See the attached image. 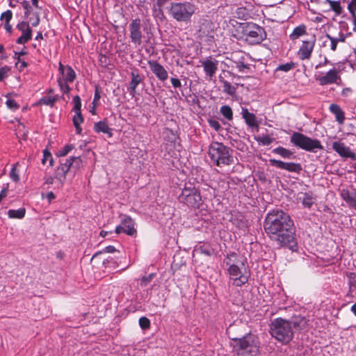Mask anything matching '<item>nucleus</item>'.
Wrapping results in <instances>:
<instances>
[{
  "mask_svg": "<svg viewBox=\"0 0 356 356\" xmlns=\"http://www.w3.org/2000/svg\"><path fill=\"white\" fill-rule=\"evenodd\" d=\"M154 274H149L148 276H144L142 277L140 281V285L142 286H146L153 279Z\"/></svg>",
  "mask_w": 356,
  "mask_h": 356,
  "instance_id": "obj_50",
  "label": "nucleus"
},
{
  "mask_svg": "<svg viewBox=\"0 0 356 356\" xmlns=\"http://www.w3.org/2000/svg\"><path fill=\"white\" fill-rule=\"evenodd\" d=\"M170 1L171 0H154V7H158V10H156L158 12V13L163 15L162 8Z\"/></svg>",
  "mask_w": 356,
  "mask_h": 356,
  "instance_id": "obj_39",
  "label": "nucleus"
},
{
  "mask_svg": "<svg viewBox=\"0 0 356 356\" xmlns=\"http://www.w3.org/2000/svg\"><path fill=\"white\" fill-rule=\"evenodd\" d=\"M139 325L143 330H146L150 327V321L147 317L143 316L139 318Z\"/></svg>",
  "mask_w": 356,
  "mask_h": 356,
  "instance_id": "obj_41",
  "label": "nucleus"
},
{
  "mask_svg": "<svg viewBox=\"0 0 356 356\" xmlns=\"http://www.w3.org/2000/svg\"><path fill=\"white\" fill-rule=\"evenodd\" d=\"M332 149L342 157L351 159L355 158V154L352 152L350 148L346 146L344 143L334 142L332 143Z\"/></svg>",
  "mask_w": 356,
  "mask_h": 356,
  "instance_id": "obj_16",
  "label": "nucleus"
},
{
  "mask_svg": "<svg viewBox=\"0 0 356 356\" xmlns=\"http://www.w3.org/2000/svg\"><path fill=\"white\" fill-rule=\"evenodd\" d=\"M220 113L229 121L233 119V112L232 108L228 105H224L220 107Z\"/></svg>",
  "mask_w": 356,
  "mask_h": 356,
  "instance_id": "obj_34",
  "label": "nucleus"
},
{
  "mask_svg": "<svg viewBox=\"0 0 356 356\" xmlns=\"http://www.w3.org/2000/svg\"><path fill=\"white\" fill-rule=\"evenodd\" d=\"M255 139L258 143H261L263 145H268L271 144L274 140L273 138H271L268 135L258 136L255 138Z\"/></svg>",
  "mask_w": 356,
  "mask_h": 356,
  "instance_id": "obj_37",
  "label": "nucleus"
},
{
  "mask_svg": "<svg viewBox=\"0 0 356 356\" xmlns=\"http://www.w3.org/2000/svg\"><path fill=\"white\" fill-rule=\"evenodd\" d=\"M73 149L72 145H66L59 152V156H66Z\"/></svg>",
  "mask_w": 356,
  "mask_h": 356,
  "instance_id": "obj_57",
  "label": "nucleus"
},
{
  "mask_svg": "<svg viewBox=\"0 0 356 356\" xmlns=\"http://www.w3.org/2000/svg\"><path fill=\"white\" fill-rule=\"evenodd\" d=\"M348 284L350 286L349 293L353 297H356V273H349L348 274Z\"/></svg>",
  "mask_w": 356,
  "mask_h": 356,
  "instance_id": "obj_28",
  "label": "nucleus"
},
{
  "mask_svg": "<svg viewBox=\"0 0 356 356\" xmlns=\"http://www.w3.org/2000/svg\"><path fill=\"white\" fill-rule=\"evenodd\" d=\"M218 60H212L211 58H207L204 61H202V65L204 67V70L207 76L211 78L218 70Z\"/></svg>",
  "mask_w": 356,
  "mask_h": 356,
  "instance_id": "obj_20",
  "label": "nucleus"
},
{
  "mask_svg": "<svg viewBox=\"0 0 356 356\" xmlns=\"http://www.w3.org/2000/svg\"><path fill=\"white\" fill-rule=\"evenodd\" d=\"M315 43L316 38L314 35L309 40L302 41V44L298 51V56L300 60H307L311 58Z\"/></svg>",
  "mask_w": 356,
  "mask_h": 356,
  "instance_id": "obj_11",
  "label": "nucleus"
},
{
  "mask_svg": "<svg viewBox=\"0 0 356 356\" xmlns=\"http://www.w3.org/2000/svg\"><path fill=\"white\" fill-rule=\"evenodd\" d=\"M8 194V187L3 188L0 193V202L3 198L6 197Z\"/></svg>",
  "mask_w": 356,
  "mask_h": 356,
  "instance_id": "obj_62",
  "label": "nucleus"
},
{
  "mask_svg": "<svg viewBox=\"0 0 356 356\" xmlns=\"http://www.w3.org/2000/svg\"><path fill=\"white\" fill-rule=\"evenodd\" d=\"M330 111L332 113L336 118V120L339 124H343L345 120L344 112L341 110L340 106L337 104H332L330 106Z\"/></svg>",
  "mask_w": 356,
  "mask_h": 356,
  "instance_id": "obj_25",
  "label": "nucleus"
},
{
  "mask_svg": "<svg viewBox=\"0 0 356 356\" xmlns=\"http://www.w3.org/2000/svg\"><path fill=\"white\" fill-rule=\"evenodd\" d=\"M148 65L151 71L155 74L159 80L165 81L168 79V74L167 70L157 60H149Z\"/></svg>",
  "mask_w": 356,
  "mask_h": 356,
  "instance_id": "obj_15",
  "label": "nucleus"
},
{
  "mask_svg": "<svg viewBox=\"0 0 356 356\" xmlns=\"http://www.w3.org/2000/svg\"><path fill=\"white\" fill-rule=\"evenodd\" d=\"M72 166V162L70 159H67L65 163H61L56 170V178L60 181H63L66 178V174Z\"/></svg>",
  "mask_w": 356,
  "mask_h": 356,
  "instance_id": "obj_22",
  "label": "nucleus"
},
{
  "mask_svg": "<svg viewBox=\"0 0 356 356\" xmlns=\"http://www.w3.org/2000/svg\"><path fill=\"white\" fill-rule=\"evenodd\" d=\"M129 30L131 42L136 45H140L143 38H147L149 40L152 35L151 28L146 25L143 26L140 18L133 19L130 22Z\"/></svg>",
  "mask_w": 356,
  "mask_h": 356,
  "instance_id": "obj_7",
  "label": "nucleus"
},
{
  "mask_svg": "<svg viewBox=\"0 0 356 356\" xmlns=\"http://www.w3.org/2000/svg\"><path fill=\"white\" fill-rule=\"evenodd\" d=\"M13 17V13L11 10H8L3 12L1 15V20H5L6 22H10Z\"/></svg>",
  "mask_w": 356,
  "mask_h": 356,
  "instance_id": "obj_47",
  "label": "nucleus"
},
{
  "mask_svg": "<svg viewBox=\"0 0 356 356\" xmlns=\"http://www.w3.org/2000/svg\"><path fill=\"white\" fill-rule=\"evenodd\" d=\"M56 196L53 192H49L47 194V198L48 199L49 202H51L52 200L55 199Z\"/></svg>",
  "mask_w": 356,
  "mask_h": 356,
  "instance_id": "obj_64",
  "label": "nucleus"
},
{
  "mask_svg": "<svg viewBox=\"0 0 356 356\" xmlns=\"http://www.w3.org/2000/svg\"><path fill=\"white\" fill-rule=\"evenodd\" d=\"M259 353V346L257 345V342L252 345L251 346H248L247 348L244 350L243 353H241V356H257Z\"/></svg>",
  "mask_w": 356,
  "mask_h": 356,
  "instance_id": "obj_31",
  "label": "nucleus"
},
{
  "mask_svg": "<svg viewBox=\"0 0 356 356\" xmlns=\"http://www.w3.org/2000/svg\"><path fill=\"white\" fill-rule=\"evenodd\" d=\"M220 81L222 83L223 92L229 95H234L236 92V88L232 86L229 82L225 80L222 76H220Z\"/></svg>",
  "mask_w": 356,
  "mask_h": 356,
  "instance_id": "obj_29",
  "label": "nucleus"
},
{
  "mask_svg": "<svg viewBox=\"0 0 356 356\" xmlns=\"http://www.w3.org/2000/svg\"><path fill=\"white\" fill-rule=\"evenodd\" d=\"M18 163L14 164L10 172V177L15 182L19 180L18 174L16 172V166Z\"/></svg>",
  "mask_w": 356,
  "mask_h": 356,
  "instance_id": "obj_51",
  "label": "nucleus"
},
{
  "mask_svg": "<svg viewBox=\"0 0 356 356\" xmlns=\"http://www.w3.org/2000/svg\"><path fill=\"white\" fill-rule=\"evenodd\" d=\"M244 261L245 259L235 252L227 255L225 260L226 264L229 266L228 272L231 278L234 280V284L238 286L244 284L248 280V276L243 275L241 272V267L244 266Z\"/></svg>",
  "mask_w": 356,
  "mask_h": 356,
  "instance_id": "obj_4",
  "label": "nucleus"
},
{
  "mask_svg": "<svg viewBox=\"0 0 356 356\" xmlns=\"http://www.w3.org/2000/svg\"><path fill=\"white\" fill-rule=\"evenodd\" d=\"M208 122H209V126L211 128H213L214 130H216V131H219L221 130L222 127H221L220 124L218 122V121H217L216 120L209 119L208 120Z\"/></svg>",
  "mask_w": 356,
  "mask_h": 356,
  "instance_id": "obj_46",
  "label": "nucleus"
},
{
  "mask_svg": "<svg viewBox=\"0 0 356 356\" xmlns=\"http://www.w3.org/2000/svg\"><path fill=\"white\" fill-rule=\"evenodd\" d=\"M83 121V118L81 112H75V115L73 118V124L74 126L80 125Z\"/></svg>",
  "mask_w": 356,
  "mask_h": 356,
  "instance_id": "obj_43",
  "label": "nucleus"
},
{
  "mask_svg": "<svg viewBox=\"0 0 356 356\" xmlns=\"http://www.w3.org/2000/svg\"><path fill=\"white\" fill-rule=\"evenodd\" d=\"M178 200L180 203L194 209L200 208L203 204L200 191L191 182L185 184Z\"/></svg>",
  "mask_w": 356,
  "mask_h": 356,
  "instance_id": "obj_5",
  "label": "nucleus"
},
{
  "mask_svg": "<svg viewBox=\"0 0 356 356\" xmlns=\"http://www.w3.org/2000/svg\"><path fill=\"white\" fill-rule=\"evenodd\" d=\"M307 320L303 316H295L290 321L277 318L270 324V333L278 341L286 344L293 339V328L302 331L307 328Z\"/></svg>",
  "mask_w": 356,
  "mask_h": 356,
  "instance_id": "obj_2",
  "label": "nucleus"
},
{
  "mask_svg": "<svg viewBox=\"0 0 356 356\" xmlns=\"http://www.w3.org/2000/svg\"><path fill=\"white\" fill-rule=\"evenodd\" d=\"M57 99V97H44L40 99L39 104L53 106Z\"/></svg>",
  "mask_w": 356,
  "mask_h": 356,
  "instance_id": "obj_38",
  "label": "nucleus"
},
{
  "mask_svg": "<svg viewBox=\"0 0 356 356\" xmlns=\"http://www.w3.org/2000/svg\"><path fill=\"white\" fill-rule=\"evenodd\" d=\"M70 161L72 162V166L76 168H79L81 163V160L79 157L72 156L70 158Z\"/></svg>",
  "mask_w": 356,
  "mask_h": 356,
  "instance_id": "obj_59",
  "label": "nucleus"
},
{
  "mask_svg": "<svg viewBox=\"0 0 356 356\" xmlns=\"http://www.w3.org/2000/svg\"><path fill=\"white\" fill-rule=\"evenodd\" d=\"M326 38H328L330 42H331V49L332 51H335L337 49V38H334V37H332L329 34H326Z\"/></svg>",
  "mask_w": 356,
  "mask_h": 356,
  "instance_id": "obj_56",
  "label": "nucleus"
},
{
  "mask_svg": "<svg viewBox=\"0 0 356 356\" xmlns=\"http://www.w3.org/2000/svg\"><path fill=\"white\" fill-rule=\"evenodd\" d=\"M48 159L49 160V165L51 166L54 161L51 154L47 149H44L43 151V159H42V163L45 164Z\"/></svg>",
  "mask_w": 356,
  "mask_h": 356,
  "instance_id": "obj_42",
  "label": "nucleus"
},
{
  "mask_svg": "<svg viewBox=\"0 0 356 356\" xmlns=\"http://www.w3.org/2000/svg\"><path fill=\"white\" fill-rule=\"evenodd\" d=\"M131 80L129 84L128 91L132 97H134L136 95V89L137 86L143 81V78L137 70L131 71Z\"/></svg>",
  "mask_w": 356,
  "mask_h": 356,
  "instance_id": "obj_18",
  "label": "nucleus"
},
{
  "mask_svg": "<svg viewBox=\"0 0 356 356\" xmlns=\"http://www.w3.org/2000/svg\"><path fill=\"white\" fill-rule=\"evenodd\" d=\"M22 5L23 8L25 10L24 17L27 18L29 16V15H31V13L32 7L30 6L29 1H23L22 2Z\"/></svg>",
  "mask_w": 356,
  "mask_h": 356,
  "instance_id": "obj_44",
  "label": "nucleus"
},
{
  "mask_svg": "<svg viewBox=\"0 0 356 356\" xmlns=\"http://www.w3.org/2000/svg\"><path fill=\"white\" fill-rule=\"evenodd\" d=\"M299 199L305 207L310 208L314 204V197L311 192L301 193Z\"/></svg>",
  "mask_w": 356,
  "mask_h": 356,
  "instance_id": "obj_27",
  "label": "nucleus"
},
{
  "mask_svg": "<svg viewBox=\"0 0 356 356\" xmlns=\"http://www.w3.org/2000/svg\"><path fill=\"white\" fill-rule=\"evenodd\" d=\"M294 67H295V64L291 62V63H287L285 64L280 65L277 67L276 70L277 71L289 72L291 70H292Z\"/></svg>",
  "mask_w": 356,
  "mask_h": 356,
  "instance_id": "obj_40",
  "label": "nucleus"
},
{
  "mask_svg": "<svg viewBox=\"0 0 356 356\" xmlns=\"http://www.w3.org/2000/svg\"><path fill=\"white\" fill-rule=\"evenodd\" d=\"M236 63V67L238 68V71L240 72H244L245 69H249V67L248 65L245 64L243 61L238 60L235 61Z\"/></svg>",
  "mask_w": 356,
  "mask_h": 356,
  "instance_id": "obj_55",
  "label": "nucleus"
},
{
  "mask_svg": "<svg viewBox=\"0 0 356 356\" xmlns=\"http://www.w3.org/2000/svg\"><path fill=\"white\" fill-rule=\"evenodd\" d=\"M17 29L22 32V35L16 41L17 44H24L31 39L32 30L28 22L22 21L18 23Z\"/></svg>",
  "mask_w": 356,
  "mask_h": 356,
  "instance_id": "obj_13",
  "label": "nucleus"
},
{
  "mask_svg": "<svg viewBox=\"0 0 356 356\" xmlns=\"http://www.w3.org/2000/svg\"><path fill=\"white\" fill-rule=\"evenodd\" d=\"M348 9L351 13L352 16H356V0H351V1L348 5Z\"/></svg>",
  "mask_w": 356,
  "mask_h": 356,
  "instance_id": "obj_54",
  "label": "nucleus"
},
{
  "mask_svg": "<svg viewBox=\"0 0 356 356\" xmlns=\"http://www.w3.org/2000/svg\"><path fill=\"white\" fill-rule=\"evenodd\" d=\"M195 6L188 1L172 2L169 13L178 22H188L195 13Z\"/></svg>",
  "mask_w": 356,
  "mask_h": 356,
  "instance_id": "obj_6",
  "label": "nucleus"
},
{
  "mask_svg": "<svg viewBox=\"0 0 356 356\" xmlns=\"http://www.w3.org/2000/svg\"><path fill=\"white\" fill-rule=\"evenodd\" d=\"M213 24L210 20L204 19L201 23L198 30L199 37L202 40L206 38V41H210L211 39L213 38Z\"/></svg>",
  "mask_w": 356,
  "mask_h": 356,
  "instance_id": "obj_14",
  "label": "nucleus"
},
{
  "mask_svg": "<svg viewBox=\"0 0 356 356\" xmlns=\"http://www.w3.org/2000/svg\"><path fill=\"white\" fill-rule=\"evenodd\" d=\"M10 70V67L8 66H4L0 67V81H2L6 77L8 76V74Z\"/></svg>",
  "mask_w": 356,
  "mask_h": 356,
  "instance_id": "obj_49",
  "label": "nucleus"
},
{
  "mask_svg": "<svg viewBox=\"0 0 356 356\" xmlns=\"http://www.w3.org/2000/svg\"><path fill=\"white\" fill-rule=\"evenodd\" d=\"M73 103H74L73 111L74 112L81 111V99H80L79 96L76 95L75 97H74Z\"/></svg>",
  "mask_w": 356,
  "mask_h": 356,
  "instance_id": "obj_45",
  "label": "nucleus"
},
{
  "mask_svg": "<svg viewBox=\"0 0 356 356\" xmlns=\"http://www.w3.org/2000/svg\"><path fill=\"white\" fill-rule=\"evenodd\" d=\"M264 227L269 238L277 245L298 250L296 228L291 216L280 209H273L266 216Z\"/></svg>",
  "mask_w": 356,
  "mask_h": 356,
  "instance_id": "obj_1",
  "label": "nucleus"
},
{
  "mask_svg": "<svg viewBox=\"0 0 356 356\" xmlns=\"http://www.w3.org/2000/svg\"><path fill=\"white\" fill-rule=\"evenodd\" d=\"M58 70L63 76V81H64L65 82L74 81L76 77V74L74 70L70 66H65L61 63H60Z\"/></svg>",
  "mask_w": 356,
  "mask_h": 356,
  "instance_id": "obj_19",
  "label": "nucleus"
},
{
  "mask_svg": "<svg viewBox=\"0 0 356 356\" xmlns=\"http://www.w3.org/2000/svg\"><path fill=\"white\" fill-rule=\"evenodd\" d=\"M273 152L280 155L284 159H291L293 155V153L291 151L282 147H278L273 149Z\"/></svg>",
  "mask_w": 356,
  "mask_h": 356,
  "instance_id": "obj_32",
  "label": "nucleus"
},
{
  "mask_svg": "<svg viewBox=\"0 0 356 356\" xmlns=\"http://www.w3.org/2000/svg\"><path fill=\"white\" fill-rule=\"evenodd\" d=\"M26 213L25 208H20L17 210L10 209L8 211V215L10 218H18L21 219L24 217Z\"/></svg>",
  "mask_w": 356,
  "mask_h": 356,
  "instance_id": "obj_33",
  "label": "nucleus"
},
{
  "mask_svg": "<svg viewBox=\"0 0 356 356\" xmlns=\"http://www.w3.org/2000/svg\"><path fill=\"white\" fill-rule=\"evenodd\" d=\"M340 79L336 70H330L325 76H321L317 79L321 86L328 85L337 83V80Z\"/></svg>",
  "mask_w": 356,
  "mask_h": 356,
  "instance_id": "obj_17",
  "label": "nucleus"
},
{
  "mask_svg": "<svg viewBox=\"0 0 356 356\" xmlns=\"http://www.w3.org/2000/svg\"><path fill=\"white\" fill-rule=\"evenodd\" d=\"M34 17H30L28 22L31 24L32 26H37L40 23V16L38 13H34Z\"/></svg>",
  "mask_w": 356,
  "mask_h": 356,
  "instance_id": "obj_52",
  "label": "nucleus"
},
{
  "mask_svg": "<svg viewBox=\"0 0 356 356\" xmlns=\"http://www.w3.org/2000/svg\"><path fill=\"white\" fill-rule=\"evenodd\" d=\"M6 104L8 108L13 111H15L19 107V104L14 99H8Z\"/></svg>",
  "mask_w": 356,
  "mask_h": 356,
  "instance_id": "obj_53",
  "label": "nucleus"
},
{
  "mask_svg": "<svg viewBox=\"0 0 356 356\" xmlns=\"http://www.w3.org/2000/svg\"><path fill=\"white\" fill-rule=\"evenodd\" d=\"M94 130L97 133L107 134L109 137H111L113 134L111 131V129L108 127V124L106 121H99L94 124Z\"/></svg>",
  "mask_w": 356,
  "mask_h": 356,
  "instance_id": "obj_26",
  "label": "nucleus"
},
{
  "mask_svg": "<svg viewBox=\"0 0 356 356\" xmlns=\"http://www.w3.org/2000/svg\"><path fill=\"white\" fill-rule=\"evenodd\" d=\"M232 149L222 143L213 142L209 147V156L217 166L229 165L234 163Z\"/></svg>",
  "mask_w": 356,
  "mask_h": 356,
  "instance_id": "obj_3",
  "label": "nucleus"
},
{
  "mask_svg": "<svg viewBox=\"0 0 356 356\" xmlns=\"http://www.w3.org/2000/svg\"><path fill=\"white\" fill-rule=\"evenodd\" d=\"M197 251L199 252L201 254H203L206 256H211L214 254V250L211 248L209 245H200L197 249Z\"/></svg>",
  "mask_w": 356,
  "mask_h": 356,
  "instance_id": "obj_36",
  "label": "nucleus"
},
{
  "mask_svg": "<svg viewBox=\"0 0 356 356\" xmlns=\"http://www.w3.org/2000/svg\"><path fill=\"white\" fill-rule=\"evenodd\" d=\"M122 225L125 227L126 234L129 236H135L136 229L134 228V222L130 217H125L122 220Z\"/></svg>",
  "mask_w": 356,
  "mask_h": 356,
  "instance_id": "obj_24",
  "label": "nucleus"
},
{
  "mask_svg": "<svg viewBox=\"0 0 356 356\" xmlns=\"http://www.w3.org/2000/svg\"><path fill=\"white\" fill-rule=\"evenodd\" d=\"M290 141L295 146L307 152H316V149H323L318 140L311 138L299 132H294L291 136Z\"/></svg>",
  "mask_w": 356,
  "mask_h": 356,
  "instance_id": "obj_8",
  "label": "nucleus"
},
{
  "mask_svg": "<svg viewBox=\"0 0 356 356\" xmlns=\"http://www.w3.org/2000/svg\"><path fill=\"white\" fill-rule=\"evenodd\" d=\"M116 251V249L113 245H108L102 251H100L99 252H97L93 257H96L97 254H101L102 252H107V253H113Z\"/></svg>",
  "mask_w": 356,
  "mask_h": 356,
  "instance_id": "obj_58",
  "label": "nucleus"
},
{
  "mask_svg": "<svg viewBox=\"0 0 356 356\" xmlns=\"http://www.w3.org/2000/svg\"><path fill=\"white\" fill-rule=\"evenodd\" d=\"M269 162L272 166L276 167L279 169L286 170L290 172L300 173L302 169L300 163L293 162H284L275 159H270Z\"/></svg>",
  "mask_w": 356,
  "mask_h": 356,
  "instance_id": "obj_12",
  "label": "nucleus"
},
{
  "mask_svg": "<svg viewBox=\"0 0 356 356\" xmlns=\"http://www.w3.org/2000/svg\"><path fill=\"white\" fill-rule=\"evenodd\" d=\"M232 339L236 343L234 345V348L239 356H241V353H243L248 346H251L257 342L251 334H248L241 338H232Z\"/></svg>",
  "mask_w": 356,
  "mask_h": 356,
  "instance_id": "obj_10",
  "label": "nucleus"
},
{
  "mask_svg": "<svg viewBox=\"0 0 356 356\" xmlns=\"http://www.w3.org/2000/svg\"><path fill=\"white\" fill-rule=\"evenodd\" d=\"M325 3H328L330 6V8L334 11L337 14L339 15L342 12V8L340 2L337 1L325 0Z\"/></svg>",
  "mask_w": 356,
  "mask_h": 356,
  "instance_id": "obj_35",
  "label": "nucleus"
},
{
  "mask_svg": "<svg viewBox=\"0 0 356 356\" xmlns=\"http://www.w3.org/2000/svg\"><path fill=\"white\" fill-rule=\"evenodd\" d=\"M170 81H171V83H172V86L175 88H179L181 87V81H180V80L179 79L175 78V77H172L170 79Z\"/></svg>",
  "mask_w": 356,
  "mask_h": 356,
  "instance_id": "obj_60",
  "label": "nucleus"
},
{
  "mask_svg": "<svg viewBox=\"0 0 356 356\" xmlns=\"http://www.w3.org/2000/svg\"><path fill=\"white\" fill-rule=\"evenodd\" d=\"M242 29L245 40L250 44H259L266 37L264 29L255 24H244Z\"/></svg>",
  "mask_w": 356,
  "mask_h": 356,
  "instance_id": "obj_9",
  "label": "nucleus"
},
{
  "mask_svg": "<svg viewBox=\"0 0 356 356\" xmlns=\"http://www.w3.org/2000/svg\"><path fill=\"white\" fill-rule=\"evenodd\" d=\"M241 115L247 125L252 128H258L259 124L254 113H250L246 108H242Z\"/></svg>",
  "mask_w": 356,
  "mask_h": 356,
  "instance_id": "obj_23",
  "label": "nucleus"
},
{
  "mask_svg": "<svg viewBox=\"0 0 356 356\" xmlns=\"http://www.w3.org/2000/svg\"><path fill=\"white\" fill-rule=\"evenodd\" d=\"M4 28L6 30L7 32L11 33H12V31H13V27L10 24V22H6L5 23V25H4Z\"/></svg>",
  "mask_w": 356,
  "mask_h": 356,
  "instance_id": "obj_63",
  "label": "nucleus"
},
{
  "mask_svg": "<svg viewBox=\"0 0 356 356\" xmlns=\"http://www.w3.org/2000/svg\"><path fill=\"white\" fill-rule=\"evenodd\" d=\"M115 232L118 234H119L122 232L126 234L125 227H123L122 224L116 227Z\"/></svg>",
  "mask_w": 356,
  "mask_h": 356,
  "instance_id": "obj_61",
  "label": "nucleus"
},
{
  "mask_svg": "<svg viewBox=\"0 0 356 356\" xmlns=\"http://www.w3.org/2000/svg\"><path fill=\"white\" fill-rule=\"evenodd\" d=\"M58 85L60 86V90L64 92V93H68L70 90V87L67 84V82H65L64 81H63L62 79H59L58 80Z\"/></svg>",
  "mask_w": 356,
  "mask_h": 356,
  "instance_id": "obj_48",
  "label": "nucleus"
},
{
  "mask_svg": "<svg viewBox=\"0 0 356 356\" xmlns=\"http://www.w3.org/2000/svg\"><path fill=\"white\" fill-rule=\"evenodd\" d=\"M305 33L306 26L305 25H301L296 27L289 37L291 40H294L305 35Z\"/></svg>",
  "mask_w": 356,
  "mask_h": 356,
  "instance_id": "obj_30",
  "label": "nucleus"
},
{
  "mask_svg": "<svg viewBox=\"0 0 356 356\" xmlns=\"http://www.w3.org/2000/svg\"><path fill=\"white\" fill-rule=\"evenodd\" d=\"M340 196L350 207H356V189L352 191L342 189Z\"/></svg>",
  "mask_w": 356,
  "mask_h": 356,
  "instance_id": "obj_21",
  "label": "nucleus"
}]
</instances>
